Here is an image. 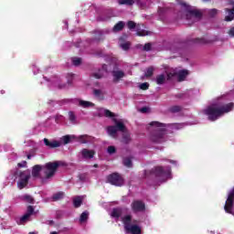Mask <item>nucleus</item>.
<instances>
[{"instance_id":"nucleus-1","label":"nucleus","mask_w":234,"mask_h":234,"mask_svg":"<svg viewBox=\"0 0 234 234\" xmlns=\"http://www.w3.org/2000/svg\"><path fill=\"white\" fill-rule=\"evenodd\" d=\"M186 123H172L165 124L160 122H152L148 126L150 131V141L153 144H164L165 142V133L171 129L172 131H178V129H184Z\"/></svg>"},{"instance_id":"nucleus-2","label":"nucleus","mask_w":234,"mask_h":234,"mask_svg":"<svg viewBox=\"0 0 234 234\" xmlns=\"http://www.w3.org/2000/svg\"><path fill=\"white\" fill-rule=\"evenodd\" d=\"M100 114L105 115L106 118H112V122L115 125H111L107 127V133L110 136H112V138H116V134L119 131L120 133H123L122 134L123 144H129V142H131V135L125 133L126 128L122 119H117L116 116L118 115L114 114L112 112L107 109H101Z\"/></svg>"},{"instance_id":"nucleus-3","label":"nucleus","mask_w":234,"mask_h":234,"mask_svg":"<svg viewBox=\"0 0 234 234\" xmlns=\"http://www.w3.org/2000/svg\"><path fill=\"white\" fill-rule=\"evenodd\" d=\"M233 109V102L224 105V102L218 99L217 101L203 110V114H206L210 122H217L218 118H221V116L228 112H231Z\"/></svg>"},{"instance_id":"nucleus-4","label":"nucleus","mask_w":234,"mask_h":234,"mask_svg":"<svg viewBox=\"0 0 234 234\" xmlns=\"http://www.w3.org/2000/svg\"><path fill=\"white\" fill-rule=\"evenodd\" d=\"M111 217L117 220H122L126 233L142 234V228L137 224H133V218L127 214V209L120 207L113 208L111 212Z\"/></svg>"},{"instance_id":"nucleus-5","label":"nucleus","mask_w":234,"mask_h":234,"mask_svg":"<svg viewBox=\"0 0 234 234\" xmlns=\"http://www.w3.org/2000/svg\"><path fill=\"white\" fill-rule=\"evenodd\" d=\"M62 164L63 163L59 161H55L47 163L45 165H36L32 169V176H34V178H37L39 177V173L41 172L44 175V178L48 180V178H52V176L56 175V171H58V168L59 165H62Z\"/></svg>"},{"instance_id":"nucleus-6","label":"nucleus","mask_w":234,"mask_h":234,"mask_svg":"<svg viewBox=\"0 0 234 234\" xmlns=\"http://www.w3.org/2000/svg\"><path fill=\"white\" fill-rule=\"evenodd\" d=\"M152 171L153 175L155 176V182H160V184L173 178L170 166H156Z\"/></svg>"},{"instance_id":"nucleus-7","label":"nucleus","mask_w":234,"mask_h":234,"mask_svg":"<svg viewBox=\"0 0 234 234\" xmlns=\"http://www.w3.org/2000/svg\"><path fill=\"white\" fill-rule=\"evenodd\" d=\"M49 105H52L53 107H56V105H63L65 103H78L80 107H82L83 109H89L90 107H94V103L88 101H83L80 99H67L63 100L60 101H48V102Z\"/></svg>"},{"instance_id":"nucleus-8","label":"nucleus","mask_w":234,"mask_h":234,"mask_svg":"<svg viewBox=\"0 0 234 234\" xmlns=\"http://www.w3.org/2000/svg\"><path fill=\"white\" fill-rule=\"evenodd\" d=\"M181 8L186 13V19H192L193 23L202 17V13L197 8L186 4V2L179 3Z\"/></svg>"},{"instance_id":"nucleus-9","label":"nucleus","mask_w":234,"mask_h":234,"mask_svg":"<svg viewBox=\"0 0 234 234\" xmlns=\"http://www.w3.org/2000/svg\"><path fill=\"white\" fill-rule=\"evenodd\" d=\"M15 177L18 178L17 187L18 189H24L28 186V180H30V172L28 170L21 171L16 170L14 172Z\"/></svg>"},{"instance_id":"nucleus-10","label":"nucleus","mask_w":234,"mask_h":234,"mask_svg":"<svg viewBox=\"0 0 234 234\" xmlns=\"http://www.w3.org/2000/svg\"><path fill=\"white\" fill-rule=\"evenodd\" d=\"M134 3H136L140 8H147L151 6L153 0H119V5H128L129 6L134 5Z\"/></svg>"},{"instance_id":"nucleus-11","label":"nucleus","mask_w":234,"mask_h":234,"mask_svg":"<svg viewBox=\"0 0 234 234\" xmlns=\"http://www.w3.org/2000/svg\"><path fill=\"white\" fill-rule=\"evenodd\" d=\"M37 213V212L34 211V207L28 206L27 208V213L16 220L17 224L23 225L27 224V222H30V217H32V215H36Z\"/></svg>"},{"instance_id":"nucleus-12","label":"nucleus","mask_w":234,"mask_h":234,"mask_svg":"<svg viewBox=\"0 0 234 234\" xmlns=\"http://www.w3.org/2000/svg\"><path fill=\"white\" fill-rule=\"evenodd\" d=\"M44 80L48 83V87H50L51 89H66L67 85L63 84L61 85V80L58 77H53L48 80L47 77H44Z\"/></svg>"},{"instance_id":"nucleus-13","label":"nucleus","mask_w":234,"mask_h":234,"mask_svg":"<svg viewBox=\"0 0 234 234\" xmlns=\"http://www.w3.org/2000/svg\"><path fill=\"white\" fill-rule=\"evenodd\" d=\"M108 182L109 184H112V186H123V177L118 174H112L108 176Z\"/></svg>"},{"instance_id":"nucleus-14","label":"nucleus","mask_w":234,"mask_h":234,"mask_svg":"<svg viewBox=\"0 0 234 234\" xmlns=\"http://www.w3.org/2000/svg\"><path fill=\"white\" fill-rule=\"evenodd\" d=\"M105 34H109V30H107V29L95 30L94 31V37H93V39H90L91 43H99V41H103Z\"/></svg>"},{"instance_id":"nucleus-15","label":"nucleus","mask_w":234,"mask_h":234,"mask_svg":"<svg viewBox=\"0 0 234 234\" xmlns=\"http://www.w3.org/2000/svg\"><path fill=\"white\" fill-rule=\"evenodd\" d=\"M132 209L134 213L145 211V204L140 200H135L132 203Z\"/></svg>"},{"instance_id":"nucleus-16","label":"nucleus","mask_w":234,"mask_h":234,"mask_svg":"<svg viewBox=\"0 0 234 234\" xmlns=\"http://www.w3.org/2000/svg\"><path fill=\"white\" fill-rule=\"evenodd\" d=\"M45 145L48 147L49 149H56V147H61V143H59L57 140H51L49 141L47 138H44L43 140Z\"/></svg>"},{"instance_id":"nucleus-17","label":"nucleus","mask_w":234,"mask_h":234,"mask_svg":"<svg viewBox=\"0 0 234 234\" xmlns=\"http://www.w3.org/2000/svg\"><path fill=\"white\" fill-rule=\"evenodd\" d=\"M74 140H76L80 144H90V142H93L94 138L85 134V135H79V136L75 135Z\"/></svg>"},{"instance_id":"nucleus-18","label":"nucleus","mask_w":234,"mask_h":234,"mask_svg":"<svg viewBox=\"0 0 234 234\" xmlns=\"http://www.w3.org/2000/svg\"><path fill=\"white\" fill-rule=\"evenodd\" d=\"M80 154L84 160H90L91 158H94L96 152H94V150L83 149Z\"/></svg>"},{"instance_id":"nucleus-19","label":"nucleus","mask_w":234,"mask_h":234,"mask_svg":"<svg viewBox=\"0 0 234 234\" xmlns=\"http://www.w3.org/2000/svg\"><path fill=\"white\" fill-rule=\"evenodd\" d=\"M113 81H120L122 78L125 77V72L120 69H114L112 71Z\"/></svg>"},{"instance_id":"nucleus-20","label":"nucleus","mask_w":234,"mask_h":234,"mask_svg":"<svg viewBox=\"0 0 234 234\" xmlns=\"http://www.w3.org/2000/svg\"><path fill=\"white\" fill-rule=\"evenodd\" d=\"M178 81H184L189 75V71L186 69H181L176 73Z\"/></svg>"},{"instance_id":"nucleus-21","label":"nucleus","mask_w":234,"mask_h":234,"mask_svg":"<svg viewBox=\"0 0 234 234\" xmlns=\"http://www.w3.org/2000/svg\"><path fill=\"white\" fill-rule=\"evenodd\" d=\"M76 138V135H64L59 139L60 146L61 145H67V144H70V140H74Z\"/></svg>"},{"instance_id":"nucleus-22","label":"nucleus","mask_w":234,"mask_h":234,"mask_svg":"<svg viewBox=\"0 0 234 234\" xmlns=\"http://www.w3.org/2000/svg\"><path fill=\"white\" fill-rule=\"evenodd\" d=\"M107 72V65L102 66L101 69H99L98 72L92 73L93 78H96V80H100L103 78V74Z\"/></svg>"},{"instance_id":"nucleus-23","label":"nucleus","mask_w":234,"mask_h":234,"mask_svg":"<svg viewBox=\"0 0 234 234\" xmlns=\"http://www.w3.org/2000/svg\"><path fill=\"white\" fill-rule=\"evenodd\" d=\"M165 80H167L165 74H160L156 76L155 81L157 85H164V83H165Z\"/></svg>"},{"instance_id":"nucleus-24","label":"nucleus","mask_w":234,"mask_h":234,"mask_svg":"<svg viewBox=\"0 0 234 234\" xmlns=\"http://www.w3.org/2000/svg\"><path fill=\"white\" fill-rule=\"evenodd\" d=\"M93 95L95 98H98L99 100H103V96H105V91L103 90H93Z\"/></svg>"},{"instance_id":"nucleus-25","label":"nucleus","mask_w":234,"mask_h":234,"mask_svg":"<svg viewBox=\"0 0 234 234\" xmlns=\"http://www.w3.org/2000/svg\"><path fill=\"white\" fill-rule=\"evenodd\" d=\"M21 200H24V202H28V204H34V197L32 196L26 194L20 197Z\"/></svg>"},{"instance_id":"nucleus-26","label":"nucleus","mask_w":234,"mask_h":234,"mask_svg":"<svg viewBox=\"0 0 234 234\" xmlns=\"http://www.w3.org/2000/svg\"><path fill=\"white\" fill-rule=\"evenodd\" d=\"M123 27H125V22L120 21L113 27V32H120V30H123Z\"/></svg>"},{"instance_id":"nucleus-27","label":"nucleus","mask_w":234,"mask_h":234,"mask_svg":"<svg viewBox=\"0 0 234 234\" xmlns=\"http://www.w3.org/2000/svg\"><path fill=\"white\" fill-rule=\"evenodd\" d=\"M122 37L120 38L119 47L122 48V50H129L131 48V43L130 42H122Z\"/></svg>"},{"instance_id":"nucleus-28","label":"nucleus","mask_w":234,"mask_h":234,"mask_svg":"<svg viewBox=\"0 0 234 234\" xmlns=\"http://www.w3.org/2000/svg\"><path fill=\"white\" fill-rule=\"evenodd\" d=\"M82 203H83V197H76L73 199L74 207H80V206H81Z\"/></svg>"},{"instance_id":"nucleus-29","label":"nucleus","mask_w":234,"mask_h":234,"mask_svg":"<svg viewBox=\"0 0 234 234\" xmlns=\"http://www.w3.org/2000/svg\"><path fill=\"white\" fill-rule=\"evenodd\" d=\"M166 12H167V7H159L157 11L159 19H164V16H165Z\"/></svg>"},{"instance_id":"nucleus-30","label":"nucleus","mask_w":234,"mask_h":234,"mask_svg":"<svg viewBox=\"0 0 234 234\" xmlns=\"http://www.w3.org/2000/svg\"><path fill=\"white\" fill-rule=\"evenodd\" d=\"M171 52H173L174 54H176V52H178V54H181L182 52V48H180V44H175L171 47L170 48Z\"/></svg>"},{"instance_id":"nucleus-31","label":"nucleus","mask_w":234,"mask_h":234,"mask_svg":"<svg viewBox=\"0 0 234 234\" xmlns=\"http://www.w3.org/2000/svg\"><path fill=\"white\" fill-rule=\"evenodd\" d=\"M64 197H65V193L58 192L53 195L52 199L54 200V202H57L58 200H61V198H63Z\"/></svg>"},{"instance_id":"nucleus-32","label":"nucleus","mask_w":234,"mask_h":234,"mask_svg":"<svg viewBox=\"0 0 234 234\" xmlns=\"http://www.w3.org/2000/svg\"><path fill=\"white\" fill-rule=\"evenodd\" d=\"M154 73V67L151 66L148 69H146V71L144 73V78H151L153 74Z\"/></svg>"},{"instance_id":"nucleus-33","label":"nucleus","mask_w":234,"mask_h":234,"mask_svg":"<svg viewBox=\"0 0 234 234\" xmlns=\"http://www.w3.org/2000/svg\"><path fill=\"white\" fill-rule=\"evenodd\" d=\"M86 220H89V211H84L81 213L80 218V222L83 224Z\"/></svg>"},{"instance_id":"nucleus-34","label":"nucleus","mask_w":234,"mask_h":234,"mask_svg":"<svg viewBox=\"0 0 234 234\" xmlns=\"http://www.w3.org/2000/svg\"><path fill=\"white\" fill-rule=\"evenodd\" d=\"M68 116L70 123H73V124L77 123L76 114L74 113V112H69Z\"/></svg>"},{"instance_id":"nucleus-35","label":"nucleus","mask_w":234,"mask_h":234,"mask_svg":"<svg viewBox=\"0 0 234 234\" xmlns=\"http://www.w3.org/2000/svg\"><path fill=\"white\" fill-rule=\"evenodd\" d=\"M194 43H197V45H207V43H209V40L206 38H196L194 40Z\"/></svg>"},{"instance_id":"nucleus-36","label":"nucleus","mask_w":234,"mask_h":234,"mask_svg":"<svg viewBox=\"0 0 234 234\" xmlns=\"http://www.w3.org/2000/svg\"><path fill=\"white\" fill-rule=\"evenodd\" d=\"M151 34H153V32L151 31H147V30H137L136 32V36H151Z\"/></svg>"},{"instance_id":"nucleus-37","label":"nucleus","mask_w":234,"mask_h":234,"mask_svg":"<svg viewBox=\"0 0 234 234\" xmlns=\"http://www.w3.org/2000/svg\"><path fill=\"white\" fill-rule=\"evenodd\" d=\"M71 61L75 67H80V65H81V58H78V57L72 58Z\"/></svg>"},{"instance_id":"nucleus-38","label":"nucleus","mask_w":234,"mask_h":234,"mask_svg":"<svg viewBox=\"0 0 234 234\" xmlns=\"http://www.w3.org/2000/svg\"><path fill=\"white\" fill-rule=\"evenodd\" d=\"M123 165H125V167H133V161L131 160V158L129 157L124 158Z\"/></svg>"},{"instance_id":"nucleus-39","label":"nucleus","mask_w":234,"mask_h":234,"mask_svg":"<svg viewBox=\"0 0 234 234\" xmlns=\"http://www.w3.org/2000/svg\"><path fill=\"white\" fill-rule=\"evenodd\" d=\"M55 122L57 123H63V122H65V117L63 115L57 114L55 116Z\"/></svg>"},{"instance_id":"nucleus-40","label":"nucleus","mask_w":234,"mask_h":234,"mask_svg":"<svg viewBox=\"0 0 234 234\" xmlns=\"http://www.w3.org/2000/svg\"><path fill=\"white\" fill-rule=\"evenodd\" d=\"M67 80H68V85H72V81L74 80V74L69 73L67 75Z\"/></svg>"},{"instance_id":"nucleus-41","label":"nucleus","mask_w":234,"mask_h":234,"mask_svg":"<svg viewBox=\"0 0 234 234\" xmlns=\"http://www.w3.org/2000/svg\"><path fill=\"white\" fill-rule=\"evenodd\" d=\"M182 111V108L180 106H172L170 108V112L176 113V112H180Z\"/></svg>"},{"instance_id":"nucleus-42","label":"nucleus","mask_w":234,"mask_h":234,"mask_svg":"<svg viewBox=\"0 0 234 234\" xmlns=\"http://www.w3.org/2000/svg\"><path fill=\"white\" fill-rule=\"evenodd\" d=\"M218 10H217L216 8L207 10V14L208 16H210V17H215V15L218 14Z\"/></svg>"},{"instance_id":"nucleus-43","label":"nucleus","mask_w":234,"mask_h":234,"mask_svg":"<svg viewBox=\"0 0 234 234\" xmlns=\"http://www.w3.org/2000/svg\"><path fill=\"white\" fill-rule=\"evenodd\" d=\"M139 87L142 90H147V89H149V83L147 82L141 83Z\"/></svg>"},{"instance_id":"nucleus-44","label":"nucleus","mask_w":234,"mask_h":234,"mask_svg":"<svg viewBox=\"0 0 234 234\" xmlns=\"http://www.w3.org/2000/svg\"><path fill=\"white\" fill-rule=\"evenodd\" d=\"M127 27L130 30H133V28H136V24L133 21H129L127 23Z\"/></svg>"},{"instance_id":"nucleus-45","label":"nucleus","mask_w":234,"mask_h":234,"mask_svg":"<svg viewBox=\"0 0 234 234\" xmlns=\"http://www.w3.org/2000/svg\"><path fill=\"white\" fill-rule=\"evenodd\" d=\"M107 152L109 153V154H114V153H116V147L109 146Z\"/></svg>"},{"instance_id":"nucleus-46","label":"nucleus","mask_w":234,"mask_h":234,"mask_svg":"<svg viewBox=\"0 0 234 234\" xmlns=\"http://www.w3.org/2000/svg\"><path fill=\"white\" fill-rule=\"evenodd\" d=\"M27 156V160H31L32 158H34L36 156V151L31 150Z\"/></svg>"},{"instance_id":"nucleus-47","label":"nucleus","mask_w":234,"mask_h":234,"mask_svg":"<svg viewBox=\"0 0 234 234\" xmlns=\"http://www.w3.org/2000/svg\"><path fill=\"white\" fill-rule=\"evenodd\" d=\"M151 43H146L144 46V50H145L146 52H149V50H151Z\"/></svg>"},{"instance_id":"nucleus-48","label":"nucleus","mask_w":234,"mask_h":234,"mask_svg":"<svg viewBox=\"0 0 234 234\" xmlns=\"http://www.w3.org/2000/svg\"><path fill=\"white\" fill-rule=\"evenodd\" d=\"M18 167H27V161H22L21 163H18Z\"/></svg>"},{"instance_id":"nucleus-49","label":"nucleus","mask_w":234,"mask_h":234,"mask_svg":"<svg viewBox=\"0 0 234 234\" xmlns=\"http://www.w3.org/2000/svg\"><path fill=\"white\" fill-rule=\"evenodd\" d=\"M229 35L231 37H234V27L232 28H230L229 32Z\"/></svg>"},{"instance_id":"nucleus-50","label":"nucleus","mask_w":234,"mask_h":234,"mask_svg":"<svg viewBox=\"0 0 234 234\" xmlns=\"http://www.w3.org/2000/svg\"><path fill=\"white\" fill-rule=\"evenodd\" d=\"M33 72L34 74H37L39 72V69H37V67H36L35 65L33 66Z\"/></svg>"},{"instance_id":"nucleus-51","label":"nucleus","mask_w":234,"mask_h":234,"mask_svg":"<svg viewBox=\"0 0 234 234\" xmlns=\"http://www.w3.org/2000/svg\"><path fill=\"white\" fill-rule=\"evenodd\" d=\"M148 109L147 107H144L141 109V112H147Z\"/></svg>"},{"instance_id":"nucleus-52","label":"nucleus","mask_w":234,"mask_h":234,"mask_svg":"<svg viewBox=\"0 0 234 234\" xmlns=\"http://www.w3.org/2000/svg\"><path fill=\"white\" fill-rule=\"evenodd\" d=\"M64 24H65L66 28H69V21L65 20Z\"/></svg>"},{"instance_id":"nucleus-53","label":"nucleus","mask_w":234,"mask_h":234,"mask_svg":"<svg viewBox=\"0 0 234 234\" xmlns=\"http://www.w3.org/2000/svg\"><path fill=\"white\" fill-rule=\"evenodd\" d=\"M168 162H169V164H175V165H176V161H175V160H168Z\"/></svg>"},{"instance_id":"nucleus-54","label":"nucleus","mask_w":234,"mask_h":234,"mask_svg":"<svg viewBox=\"0 0 234 234\" xmlns=\"http://www.w3.org/2000/svg\"><path fill=\"white\" fill-rule=\"evenodd\" d=\"M167 78H168V80H171V78H173V74L169 73V74L167 75Z\"/></svg>"},{"instance_id":"nucleus-55","label":"nucleus","mask_w":234,"mask_h":234,"mask_svg":"<svg viewBox=\"0 0 234 234\" xmlns=\"http://www.w3.org/2000/svg\"><path fill=\"white\" fill-rule=\"evenodd\" d=\"M50 234H58L57 231H53Z\"/></svg>"},{"instance_id":"nucleus-56","label":"nucleus","mask_w":234,"mask_h":234,"mask_svg":"<svg viewBox=\"0 0 234 234\" xmlns=\"http://www.w3.org/2000/svg\"><path fill=\"white\" fill-rule=\"evenodd\" d=\"M28 234H37V232H29Z\"/></svg>"},{"instance_id":"nucleus-57","label":"nucleus","mask_w":234,"mask_h":234,"mask_svg":"<svg viewBox=\"0 0 234 234\" xmlns=\"http://www.w3.org/2000/svg\"><path fill=\"white\" fill-rule=\"evenodd\" d=\"M1 94H5V90H1Z\"/></svg>"},{"instance_id":"nucleus-58","label":"nucleus","mask_w":234,"mask_h":234,"mask_svg":"<svg viewBox=\"0 0 234 234\" xmlns=\"http://www.w3.org/2000/svg\"><path fill=\"white\" fill-rule=\"evenodd\" d=\"M205 3H207V1H210V0H203Z\"/></svg>"},{"instance_id":"nucleus-59","label":"nucleus","mask_w":234,"mask_h":234,"mask_svg":"<svg viewBox=\"0 0 234 234\" xmlns=\"http://www.w3.org/2000/svg\"><path fill=\"white\" fill-rule=\"evenodd\" d=\"M110 17H112V16H109L107 17V19H110Z\"/></svg>"},{"instance_id":"nucleus-60","label":"nucleus","mask_w":234,"mask_h":234,"mask_svg":"<svg viewBox=\"0 0 234 234\" xmlns=\"http://www.w3.org/2000/svg\"><path fill=\"white\" fill-rule=\"evenodd\" d=\"M103 21H107V18H103Z\"/></svg>"},{"instance_id":"nucleus-61","label":"nucleus","mask_w":234,"mask_h":234,"mask_svg":"<svg viewBox=\"0 0 234 234\" xmlns=\"http://www.w3.org/2000/svg\"><path fill=\"white\" fill-rule=\"evenodd\" d=\"M94 167H98V165H95Z\"/></svg>"}]
</instances>
